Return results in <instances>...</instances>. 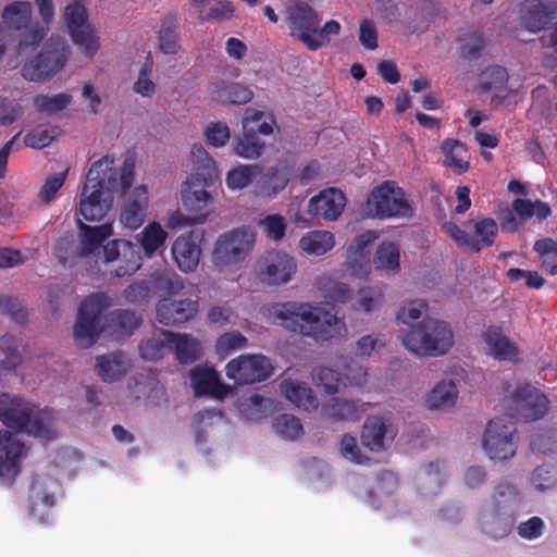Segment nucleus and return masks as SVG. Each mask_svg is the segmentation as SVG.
<instances>
[{"mask_svg": "<svg viewBox=\"0 0 557 557\" xmlns=\"http://www.w3.org/2000/svg\"><path fill=\"white\" fill-rule=\"evenodd\" d=\"M313 379L318 385L323 386L325 393L329 395H334L338 392L342 381L341 373L327 367L317 369Z\"/></svg>", "mask_w": 557, "mask_h": 557, "instance_id": "58", "label": "nucleus"}, {"mask_svg": "<svg viewBox=\"0 0 557 557\" xmlns=\"http://www.w3.org/2000/svg\"><path fill=\"white\" fill-rule=\"evenodd\" d=\"M248 339L239 331L225 332L221 334L215 342V351L221 357H226L231 352L246 347Z\"/></svg>", "mask_w": 557, "mask_h": 557, "instance_id": "51", "label": "nucleus"}, {"mask_svg": "<svg viewBox=\"0 0 557 557\" xmlns=\"http://www.w3.org/2000/svg\"><path fill=\"white\" fill-rule=\"evenodd\" d=\"M399 247L392 242H382L375 251L374 265L376 270L397 273L400 269Z\"/></svg>", "mask_w": 557, "mask_h": 557, "instance_id": "41", "label": "nucleus"}, {"mask_svg": "<svg viewBox=\"0 0 557 557\" xmlns=\"http://www.w3.org/2000/svg\"><path fill=\"white\" fill-rule=\"evenodd\" d=\"M127 367L126 357L121 351L97 357L96 371L104 382L121 379L126 373Z\"/></svg>", "mask_w": 557, "mask_h": 557, "instance_id": "35", "label": "nucleus"}, {"mask_svg": "<svg viewBox=\"0 0 557 557\" xmlns=\"http://www.w3.org/2000/svg\"><path fill=\"white\" fill-rule=\"evenodd\" d=\"M255 235L245 228H235L222 234L215 242L212 252L214 265L232 267L240 264L251 252Z\"/></svg>", "mask_w": 557, "mask_h": 557, "instance_id": "10", "label": "nucleus"}, {"mask_svg": "<svg viewBox=\"0 0 557 557\" xmlns=\"http://www.w3.org/2000/svg\"><path fill=\"white\" fill-rule=\"evenodd\" d=\"M133 181V164L125 161L117 171L114 168V158L106 154L94 162L87 173L79 213L86 221H100L112 205L113 194L125 193Z\"/></svg>", "mask_w": 557, "mask_h": 557, "instance_id": "1", "label": "nucleus"}, {"mask_svg": "<svg viewBox=\"0 0 557 557\" xmlns=\"http://www.w3.org/2000/svg\"><path fill=\"white\" fill-rule=\"evenodd\" d=\"M498 226L494 219L484 218L474 224L475 240L480 247H490L494 244L497 236Z\"/></svg>", "mask_w": 557, "mask_h": 557, "instance_id": "57", "label": "nucleus"}, {"mask_svg": "<svg viewBox=\"0 0 557 557\" xmlns=\"http://www.w3.org/2000/svg\"><path fill=\"white\" fill-rule=\"evenodd\" d=\"M78 228V247L76 255L78 257H88L94 255L102 244L113 235V226L111 223L90 226L83 221L77 220Z\"/></svg>", "mask_w": 557, "mask_h": 557, "instance_id": "21", "label": "nucleus"}, {"mask_svg": "<svg viewBox=\"0 0 557 557\" xmlns=\"http://www.w3.org/2000/svg\"><path fill=\"white\" fill-rule=\"evenodd\" d=\"M64 18L70 33L89 25L87 10L85 5L78 2L65 7Z\"/></svg>", "mask_w": 557, "mask_h": 557, "instance_id": "59", "label": "nucleus"}, {"mask_svg": "<svg viewBox=\"0 0 557 557\" xmlns=\"http://www.w3.org/2000/svg\"><path fill=\"white\" fill-rule=\"evenodd\" d=\"M24 455V444L11 432L0 431V479L12 482L21 471V458Z\"/></svg>", "mask_w": 557, "mask_h": 557, "instance_id": "17", "label": "nucleus"}, {"mask_svg": "<svg viewBox=\"0 0 557 557\" xmlns=\"http://www.w3.org/2000/svg\"><path fill=\"white\" fill-rule=\"evenodd\" d=\"M160 335L161 337H152L140 343L139 354L144 360H158L162 358L169 349H171V344L168 342V337L161 333Z\"/></svg>", "mask_w": 557, "mask_h": 557, "instance_id": "52", "label": "nucleus"}, {"mask_svg": "<svg viewBox=\"0 0 557 557\" xmlns=\"http://www.w3.org/2000/svg\"><path fill=\"white\" fill-rule=\"evenodd\" d=\"M261 168L258 164H245L234 168L227 173L226 185L231 189L247 187L259 174Z\"/></svg>", "mask_w": 557, "mask_h": 557, "instance_id": "46", "label": "nucleus"}, {"mask_svg": "<svg viewBox=\"0 0 557 557\" xmlns=\"http://www.w3.org/2000/svg\"><path fill=\"white\" fill-rule=\"evenodd\" d=\"M70 34L73 42L79 47L85 55L92 57L98 52L100 48L99 36L90 25L73 30Z\"/></svg>", "mask_w": 557, "mask_h": 557, "instance_id": "47", "label": "nucleus"}, {"mask_svg": "<svg viewBox=\"0 0 557 557\" xmlns=\"http://www.w3.org/2000/svg\"><path fill=\"white\" fill-rule=\"evenodd\" d=\"M481 520L483 531L493 539H502L508 535L515 523L513 512L492 509L483 512Z\"/></svg>", "mask_w": 557, "mask_h": 557, "instance_id": "34", "label": "nucleus"}, {"mask_svg": "<svg viewBox=\"0 0 557 557\" xmlns=\"http://www.w3.org/2000/svg\"><path fill=\"white\" fill-rule=\"evenodd\" d=\"M364 411V404L338 397H332L323 406L324 414L333 421H356L360 419Z\"/></svg>", "mask_w": 557, "mask_h": 557, "instance_id": "33", "label": "nucleus"}, {"mask_svg": "<svg viewBox=\"0 0 557 557\" xmlns=\"http://www.w3.org/2000/svg\"><path fill=\"white\" fill-rule=\"evenodd\" d=\"M67 173L69 169L60 173H53L45 180L38 193V199L42 205L49 206L57 198L59 190L66 181Z\"/></svg>", "mask_w": 557, "mask_h": 557, "instance_id": "50", "label": "nucleus"}, {"mask_svg": "<svg viewBox=\"0 0 557 557\" xmlns=\"http://www.w3.org/2000/svg\"><path fill=\"white\" fill-rule=\"evenodd\" d=\"M403 345L418 357H438L447 354L454 345V332L442 320L424 318L409 330L401 331Z\"/></svg>", "mask_w": 557, "mask_h": 557, "instance_id": "5", "label": "nucleus"}, {"mask_svg": "<svg viewBox=\"0 0 557 557\" xmlns=\"http://www.w3.org/2000/svg\"><path fill=\"white\" fill-rule=\"evenodd\" d=\"M412 207L405 190L395 182L386 181L374 187L364 205V215L373 219L409 218Z\"/></svg>", "mask_w": 557, "mask_h": 557, "instance_id": "7", "label": "nucleus"}, {"mask_svg": "<svg viewBox=\"0 0 557 557\" xmlns=\"http://www.w3.org/2000/svg\"><path fill=\"white\" fill-rule=\"evenodd\" d=\"M521 498L516 485L502 481L495 484L491 496V509L496 511H511L519 505Z\"/></svg>", "mask_w": 557, "mask_h": 557, "instance_id": "37", "label": "nucleus"}, {"mask_svg": "<svg viewBox=\"0 0 557 557\" xmlns=\"http://www.w3.org/2000/svg\"><path fill=\"white\" fill-rule=\"evenodd\" d=\"M191 158L197 171V181L200 178L203 182L211 181L218 175L215 161L209 156L202 145L195 144L193 146Z\"/></svg>", "mask_w": 557, "mask_h": 557, "instance_id": "43", "label": "nucleus"}, {"mask_svg": "<svg viewBox=\"0 0 557 557\" xmlns=\"http://www.w3.org/2000/svg\"><path fill=\"white\" fill-rule=\"evenodd\" d=\"M379 237L376 231H366L356 236L348 246V264L357 274L362 275L368 272L369 262L367 260V248Z\"/></svg>", "mask_w": 557, "mask_h": 557, "instance_id": "29", "label": "nucleus"}, {"mask_svg": "<svg viewBox=\"0 0 557 557\" xmlns=\"http://www.w3.org/2000/svg\"><path fill=\"white\" fill-rule=\"evenodd\" d=\"M508 79L505 67L495 65L487 67L480 77V86L484 91L502 88Z\"/></svg>", "mask_w": 557, "mask_h": 557, "instance_id": "55", "label": "nucleus"}, {"mask_svg": "<svg viewBox=\"0 0 557 557\" xmlns=\"http://www.w3.org/2000/svg\"><path fill=\"white\" fill-rule=\"evenodd\" d=\"M58 134V127L38 125L24 136V146L34 149H42L49 146Z\"/></svg>", "mask_w": 557, "mask_h": 557, "instance_id": "48", "label": "nucleus"}, {"mask_svg": "<svg viewBox=\"0 0 557 557\" xmlns=\"http://www.w3.org/2000/svg\"><path fill=\"white\" fill-rule=\"evenodd\" d=\"M293 175L292 166L280 161L273 165L259 170L256 181V193L258 196L271 198L285 189Z\"/></svg>", "mask_w": 557, "mask_h": 557, "instance_id": "18", "label": "nucleus"}, {"mask_svg": "<svg viewBox=\"0 0 557 557\" xmlns=\"http://www.w3.org/2000/svg\"><path fill=\"white\" fill-rule=\"evenodd\" d=\"M202 235L194 231L178 236L172 246V256L178 269L184 273L194 272L200 260Z\"/></svg>", "mask_w": 557, "mask_h": 557, "instance_id": "20", "label": "nucleus"}, {"mask_svg": "<svg viewBox=\"0 0 557 557\" xmlns=\"http://www.w3.org/2000/svg\"><path fill=\"white\" fill-rule=\"evenodd\" d=\"M233 145L235 153L245 159H257L264 149V141L252 129H243V134L234 139Z\"/></svg>", "mask_w": 557, "mask_h": 557, "instance_id": "40", "label": "nucleus"}, {"mask_svg": "<svg viewBox=\"0 0 557 557\" xmlns=\"http://www.w3.org/2000/svg\"><path fill=\"white\" fill-rule=\"evenodd\" d=\"M296 271V263L292 257L282 252L268 253L260 263L259 276L269 285L287 283Z\"/></svg>", "mask_w": 557, "mask_h": 557, "instance_id": "19", "label": "nucleus"}, {"mask_svg": "<svg viewBox=\"0 0 557 557\" xmlns=\"http://www.w3.org/2000/svg\"><path fill=\"white\" fill-rule=\"evenodd\" d=\"M457 395V387L451 380L442 381L430 392L426 401L432 409L448 408L454 406Z\"/></svg>", "mask_w": 557, "mask_h": 557, "instance_id": "42", "label": "nucleus"}, {"mask_svg": "<svg viewBox=\"0 0 557 557\" xmlns=\"http://www.w3.org/2000/svg\"><path fill=\"white\" fill-rule=\"evenodd\" d=\"M394 440L396 431L392 423L382 417L373 416L366 420L362 432L361 443L372 451H382L385 449L384 441L386 437Z\"/></svg>", "mask_w": 557, "mask_h": 557, "instance_id": "25", "label": "nucleus"}, {"mask_svg": "<svg viewBox=\"0 0 557 557\" xmlns=\"http://www.w3.org/2000/svg\"><path fill=\"white\" fill-rule=\"evenodd\" d=\"M358 296V308L364 312H371L383 304V293L379 288H360Z\"/></svg>", "mask_w": 557, "mask_h": 557, "instance_id": "62", "label": "nucleus"}, {"mask_svg": "<svg viewBox=\"0 0 557 557\" xmlns=\"http://www.w3.org/2000/svg\"><path fill=\"white\" fill-rule=\"evenodd\" d=\"M273 314L286 330L312 337L315 342H337L345 339L348 334L343 318L309 304H276Z\"/></svg>", "mask_w": 557, "mask_h": 557, "instance_id": "2", "label": "nucleus"}, {"mask_svg": "<svg viewBox=\"0 0 557 557\" xmlns=\"http://www.w3.org/2000/svg\"><path fill=\"white\" fill-rule=\"evenodd\" d=\"M286 23L290 36L310 51H317L330 45L331 37L337 36L342 29L336 20H330L321 26L319 13L310 4L301 1L287 8Z\"/></svg>", "mask_w": 557, "mask_h": 557, "instance_id": "4", "label": "nucleus"}, {"mask_svg": "<svg viewBox=\"0 0 557 557\" xmlns=\"http://www.w3.org/2000/svg\"><path fill=\"white\" fill-rule=\"evenodd\" d=\"M444 154L443 165L450 169L456 175H462L470 169V154L466 144L458 139L446 138L441 144Z\"/></svg>", "mask_w": 557, "mask_h": 557, "instance_id": "28", "label": "nucleus"}, {"mask_svg": "<svg viewBox=\"0 0 557 557\" xmlns=\"http://www.w3.org/2000/svg\"><path fill=\"white\" fill-rule=\"evenodd\" d=\"M235 8L230 0H215L208 12L199 11L201 22L227 21L234 16Z\"/></svg>", "mask_w": 557, "mask_h": 557, "instance_id": "53", "label": "nucleus"}, {"mask_svg": "<svg viewBox=\"0 0 557 557\" xmlns=\"http://www.w3.org/2000/svg\"><path fill=\"white\" fill-rule=\"evenodd\" d=\"M70 55V47L65 39L51 37L41 51L23 65V76L32 82H44L60 72Z\"/></svg>", "mask_w": 557, "mask_h": 557, "instance_id": "8", "label": "nucleus"}, {"mask_svg": "<svg viewBox=\"0 0 557 557\" xmlns=\"http://www.w3.org/2000/svg\"><path fill=\"white\" fill-rule=\"evenodd\" d=\"M345 207V194L338 188L329 187L310 198L307 212L315 218L333 222L339 219Z\"/></svg>", "mask_w": 557, "mask_h": 557, "instance_id": "15", "label": "nucleus"}, {"mask_svg": "<svg viewBox=\"0 0 557 557\" xmlns=\"http://www.w3.org/2000/svg\"><path fill=\"white\" fill-rule=\"evenodd\" d=\"M281 391L290 403L306 411L315 410L319 406L318 398L307 383L284 380L281 383Z\"/></svg>", "mask_w": 557, "mask_h": 557, "instance_id": "31", "label": "nucleus"}, {"mask_svg": "<svg viewBox=\"0 0 557 557\" xmlns=\"http://www.w3.org/2000/svg\"><path fill=\"white\" fill-rule=\"evenodd\" d=\"M533 249L541 259L542 268L550 275H557V242L553 238L539 239Z\"/></svg>", "mask_w": 557, "mask_h": 557, "instance_id": "45", "label": "nucleus"}, {"mask_svg": "<svg viewBox=\"0 0 557 557\" xmlns=\"http://www.w3.org/2000/svg\"><path fill=\"white\" fill-rule=\"evenodd\" d=\"M207 144L213 147L224 146L231 136L228 126L223 122H213L205 131Z\"/></svg>", "mask_w": 557, "mask_h": 557, "instance_id": "63", "label": "nucleus"}, {"mask_svg": "<svg viewBox=\"0 0 557 557\" xmlns=\"http://www.w3.org/2000/svg\"><path fill=\"white\" fill-rule=\"evenodd\" d=\"M153 62L147 59L138 73L137 81L134 83V91L143 97H151L156 92V84L150 79Z\"/></svg>", "mask_w": 557, "mask_h": 557, "instance_id": "61", "label": "nucleus"}, {"mask_svg": "<svg viewBox=\"0 0 557 557\" xmlns=\"http://www.w3.org/2000/svg\"><path fill=\"white\" fill-rule=\"evenodd\" d=\"M161 334L168 337L171 349L174 350L176 359L181 363H193L202 357L201 343L190 334H178L165 330H161Z\"/></svg>", "mask_w": 557, "mask_h": 557, "instance_id": "26", "label": "nucleus"}, {"mask_svg": "<svg viewBox=\"0 0 557 557\" xmlns=\"http://www.w3.org/2000/svg\"><path fill=\"white\" fill-rule=\"evenodd\" d=\"M509 417L523 421H536L547 414L549 410L548 398L536 387L529 383H518L510 394Z\"/></svg>", "mask_w": 557, "mask_h": 557, "instance_id": "12", "label": "nucleus"}, {"mask_svg": "<svg viewBox=\"0 0 557 557\" xmlns=\"http://www.w3.org/2000/svg\"><path fill=\"white\" fill-rule=\"evenodd\" d=\"M273 428L280 436L286 440H296L304 432L300 420L288 413H283L276 417L273 422Z\"/></svg>", "mask_w": 557, "mask_h": 557, "instance_id": "49", "label": "nucleus"}, {"mask_svg": "<svg viewBox=\"0 0 557 557\" xmlns=\"http://www.w3.org/2000/svg\"><path fill=\"white\" fill-rule=\"evenodd\" d=\"M148 281L152 293L160 296L177 295L184 288L182 277L172 270L154 271Z\"/></svg>", "mask_w": 557, "mask_h": 557, "instance_id": "36", "label": "nucleus"}, {"mask_svg": "<svg viewBox=\"0 0 557 557\" xmlns=\"http://www.w3.org/2000/svg\"><path fill=\"white\" fill-rule=\"evenodd\" d=\"M141 319L127 309H116L108 314V323L112 331L122 337L131 336L140 325Z\"/></svg>", "mask_w": 557, "mask_h": 557, "instance_id": "39", "label": "nucleus"}, {"mask_svg": "<svg viewBox=\"0 0 557 557\" xmlns=\"http://www.w3.org/2000/svg\"><path fill=\"white\" fill-rule=\"evenodd\" d=\"M557 482V470L554 467L542 465L532 473V483L537 490L550 488Z\"/></svg>", "mask_w": 557, "mask_h": 557, "instance_id": "64", "label": "nucleus"}, {"mask_svg": "<svg viewBox=\"0 0 557 557\" xmlns=\"http://www.w3.org/2000/svg\"><path fill=\"white\" fill-rule=\"evenodd\" d=\"M482 339L487 346L488 354L495 359L512 362L519 360L518 346L503 334L500 326H487L482 333Z\"/></svg>", "mask_w": 557, "mask_h": 557, "instance_id": "24", "label": "nucleus"}, {"mask_svg": "<svg viewBox=\"0 0 557 557\" xmlns=\"http://www.w3.org/2000/svg\"><path fill=\"white\" fill-rule=\"evenodd\" d=\"M121 255L123 256L124 263L115 269L114 275L116 277L132 275L139 270L141 267V257L139 256L136 245L124 239H113L103 246L104 262L119 260Z\"/></svg>", "mask_w": 557, "mask_h": 557, "instance_id": "16", "label": "nucleus"}, {"mask_svg": "<svg viewBox=\"0 0 557 557\" xmlns=\"http://www.w3.org/2000/svg\"><path fill=\"white\" fill-rule=\"evenodd\" d=\"M148 208V190L145 186L136 187L127 197L120 213L121 223L129 228H139L146 219Z\"/></svg>", "mask_w": 557, "mask_h": 557, "instance_id": "22", "label": "nucleus"}, {"mask_svg": "<svg viewBox=\"0 0 557 557\" xmlns=\"http://www.w3.org/2000/svg\"><path fill=\"white\" fill-rule=\"evenodd\" d=\"M159 49L164 54L174 55L181 49L178 18L175 13H169L160 21L158 32Z\"/></svg>", "mask_w": 557, "mask_h": 557, "instance_id": "32", "label": "nucleus"}, {"mask_svg": "<svg viewBox=\"0 0 557 557\" xmlns=\"http://www.w3.org/2000/svg\"><path fill=\"white\" fill-rule=\"evenodd\" d=\"M198 311V300L162 297L156 306V319L162 325L177 326L193 320Z\"/></svg>", "mask_w": 557, "mask_h": 557, "instance_id": "14", "label": "nucleus"}, {"mask_svg": "<svg viewBox=\"0 0 557 557\" xmlns=\"http://www.w3.org/2000/svg\"><path fill=\"white\" fill-rule=\"evenodd\" d=\"M553 18L554 10L550 4L540 0L532 1L521 12V24L532 33L545 29Z\"/></svg>", "mask_w": 557, "mask_h": 557, "instance_id": "30", "label": "nucleus"}, {"mask_svg": "<svg viewBox=\"0 0 557 557\" xmlns=\"http://www.w3.org/2000/svg\"><path fill=\"white\" fill-rule=\"evenodd\" d=\"M252 96L253 94L249 88L237 83L225 85L219 94L222 101L232 104L247 103L252 99Z\"/></svg>", "mask_w": 557, "mask_h": 557, "instance_id": "56", "label": "nucleus"}, {"mask_svg": "<svg viewBox=\"0 0 557 557\" xmlns=\"http://www.w3.org/2000/svg\"><path fill=\"white\" fill-rule=\"evenodd\" d=\"M33 7L28 1H13L4 7L1 17L4 30L5 47L9 44L10 32H15L16 49L24 52L36 48L46 37L47 28L38 22L32 21Z\"/></svg>", "mask_w": 557, "mask_h": 557, "instance_id": "6", "label": "nucleus"}, {"mask_svg": "<svg viewBox=\"0 0 557 557\" xmlns=\"http://www.w3.org/2000/svg\"><path fill=\"white\" fill-rule=\"evenodd\" d=\"M515 432L516 426L511 417H496L488 421L482 443L491 459L507 460L513 457L517 450L512 440Z\"/></svg>", "mask_w": 557, "mask_h": 557, "instance_id": "11", "label": "nucleus"}, {"mask_svg": "<svg viewBox=\"0 0 557 557\" xmlns=\"http://www.w3.org/2000/svg\"><path fill=\"white\" fill-rule=\"evenodd\" d=\"M70 102L71 96L66 94H58L51 97L41 95L34 99L36 109L48 114L57 113L63 110Z\"/></svg>", "mask_w": 557, "mask_h": 557, "instance_id": "54", "label": "nucleus"}, {"mask_svg": "<svg viewBox=\"0 0 557 557\" xmlns=\"http://www.w3.org/2000/svg\"><path fill=\"white\" fill-rule=\"evenodd\" d=\"M335 245L333 233L329 231H310L299 240V247L308 255L323 256Z\"/></svg>", "mask_w": 557, "mask_h": 557, "instance_id": "38", "label": "nucleus"}, {"mask_svg": "<svg viewBox=\"0 0 557 557\" xmlns=\"http://www.w3.org/2000/svg\"><path fill=\"white\" fill-rule=\"evenodd\" d=\"M182 188V200L188 211L193 213L194 223H202L209 215L213 198L205 188L190 189L194 182L187 181Z\"/></svg>", "mask_w": 557, "mask_h": 557, "instance_id": "27", "label": "nucleus"}, {"mask_svg": "<svg viewBox=\"0 0 557 557\" xmlns=\"http://www.w3.org/2000/svg\"><path fill=\"white\" fill-rule=\"evenodd\" d=\"M190 381L196 396L210 395L222 399L228 395L231 387L220 381L215 370L197 366L190 371Z\"/></svg>", "mask_w": 557, "mask_h": 557, "instance_id": "23", "label": "nucleus"}, {"mask_svg": "<svg viewBox=\"0 0 557 557\" xmlns=\"http://www.w3.org/2000/svg\"><path fill=\"white\" fill-rule=\"evenodd\" d=\"M152 290L149 281H139L129 284L123 292L124 298L135 305L149 302Z\"/></svg>", "mask_w": 557, "mask_h": 557, "instance_id": "60", "label": "nucleus"}, {"mask_svg": "<svg viewBox=\"0 0 557 557\" xmlns=\"http://www.w3.org/2000/svg\"><path fill=\"white\" fill-rule=\"evenodd\" d=\"M168 233L160 223L151 222L141 232L140 245L147 257H152L154 252L164 245Z\"/></svg>", "mask_w": 557, "mask_h": 557, "instance_id": "44", "label": "nucleus"}, {"mask_svg": "<svg viewBox=\"0 0 557 557\" xmlns=\"http://www.w3.org/2000/svg\"><path fill=\"white\" fill-rule=\"evenodd\" d=\"M52 413L30 401L9 394L0 395V421L14 432H25L34 437L52 440Z\"/></svg>", "mask_w": 557, "mask_h": 557, "instance_id": "3", "label": "nucleus"}, {"mask_svg": "<svg viewBox=\"0 0 557 557\" xmlns=\"http://www.w3.org/2000/svg\"><path fill=\"white\" fill-rule=\"evenodd\" d=\"M270 360L262 355H240L227 362L226 376L238 385L262 382L272 374Z\"/></svg>", "mask_w": 557, "mask_h": 557, "instance_id": "13", "label": "nucleus"}, {"mask_svg": "<svg viewBox=\"0 0 557 557\" xmlns=\"http://www.w3.org/2000/svg\"><path fill=\"white\" fill-rule=\"evenodd\" d=\"M109 306L110 298L103 293L89 295L81 302L73 332L78 346L88 348L98 341L102 331L101 317Z\"/></svg>", "mask_w": 557, "mask_h": 557, "instance_id": "9", "label": "nucleus"}]
</instances>
